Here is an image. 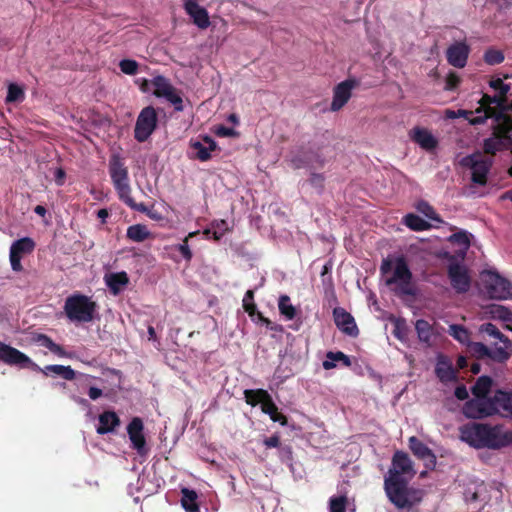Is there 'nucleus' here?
Instances as JSON below:
<instances>
[{
  "label": "nucleus",
  "mask_w": 512,
  "mask_h": 512,
  "mask_svg": "<svg viewBox=\"0 0 512 512\" xmlns=\"http://www.w3.org/2000/svg\"><path fill=\"white\" fill-rule=\"evenodd\" d=\"M243 308L249 314L254 316L257 313V306L254 303V291L247 290L243 298Z\"/></svg>",
  "instance_id": "de8ad7c7"
},
{
  "label": "nucleus",
  "mask_w": 512,
  "mask_h": 512,
  "mask_svg": "<svg viewBox=\"0 0 512 512\" xmlns=\"http://www.w3.org/2000/svg\"><path fill=\"white\" fill-rule=\"evenodd\" d=\"M138 67V62L132 59H123L119 62L121 72L126 75H136L138 73Z\"/></svg>",
  "instance_id": "8fccbe9b"
},
{
  "label": "nucleus",
  "mask_w": 512,
  "mask_h": 512,
  "mask_svg": "<svg viewBox=\"0 0 512 512\" xmlns=\"http://www.w3.org/2000/svg\"><path fill=\"white\" fill-rule=\"evenodd\" d=\"M165 99L174 106L175 111L181 112L184 110L182 96L176 88L172 90Z\"/></svg>",
  "instance_id": "3c124183"
},
{
  "label": "nucleus",
  "mask_w": 512,
  "mask_h": 512,
  "mask_svg": "<svg viewBox=\"0 0 512 512\" xmlns=\"http://www.w3.org/2000/svg\"><path fill=\"white\" fill-rule=\"evenodd\" d=\"M460 82V77L455 72H450L446 77L445 90H455Z\"/></svg>",
  "instance_id": "4d7b16f0"
},
{
  "label": "nucleus",
  "mask_w": 512,
  "mask_h": 512,
  "mask_svg": "<svg viewBox=\"0 0 512 512\" xmlns=\"http://www.w3.org/2000/svg\"><path fill=\"white\" fill-rule=\"evenodd\" d=\"M464 167L471 169V181L477 185L485 186L488 180V174L492 168V159L481 157L480 154H472L461 160Z\"/></svg>",
  "instance_id": "6e6552de"
},
{
  "label": "nucleus",
  "mask_w": 512,
  "mask_h": 512,
  "mask_svg": "<svg viewBox=\"0 0 512 512\" xmlns=\"http://www.w3.org/2000/svg\"><path fill=\"white\" fill-rule=\"evenodd\" d=\"M347 497L344 495L332 497L329 501V512H346Z\"/></svg>",
  "instance_id": "09e8293b"
},
{
  "label": "nucleus",
  "mask_w": 512,
  "mask_h": 512,
  "mask_svg": "<svg viewBox=\"0 0 512 512\" xmlns=\"http://www.w3.org/2000/svg\"><path fill=\"white\" fill-rule=\"evenodd\" d=\"M415 330L420 342L427 346L432 345V339L435 335L433 326L424 319H418L415 323Z\"/></svg>",
  "instance_id": "2f4dec72"
},
{
  "label": "nucleus",
  "mask_w": 512,
  "mask_h": 512,
  "mask_svg": "<svg viewBox=\"0 0 512 512\" xmlns=\"http://www.w3.org/2000/svg\"><path fill=\"white\" fill-rule=\"evenodd\" d=\"M158 117L154 107H144L136 120L134 138L138 142H145L157 127Z\"/></svg>",
  "instance_id": "9d476101"
},
{
  "label": "nucleus",
  "mask_w": 512,
  "mask_h": 512,
  "mask_svg": "<svg viewBox=\"0 0 512 512\" xmlns=\"http://www.w3.org/2000/svg\"><path fill=\"white\" fill-rule=\"evenodd\" d=\"M384 491L388 500L401 511L419 512L417 507L422 503L425 491L409 485L408 480L396 478L384 479Z\"/></svg>",
  "instance_id": "f03ea898"
},
{
  "label": "nucleus",
  "mask_w": 512,
  "mask_h": 512,
  "mask_svg": "<svg viewBox=\"0 0 512 512\" xmlns=\"http://www.w3.org/2000/svg\"><path fill=\"white\" fill-rule=\"evenodd\" d=\"M468 346L472 355L477 359L489 358L493 362L503 364L511 357V351L506 348H489L482 342H471Z\"/></svg>",
  "instance_id": "2eb2a0df"
},
{
  "label": "nucleus",
  "mask_w": 512,
  "mask_h": 512,
  "mask_svg": "<svg viewBox=\"0 0 512 512\" xmlns=\"http://www.w3.org/2000/svg\"><path fill=\"white\" fill-rule=\"evenodd\" d=\"M186 13L193 19V23L200 29H206L210 25L209 15L205 8L195 0H183Z\"/></svg>",
  "instance_id": "5701e85b"
},
{
  "label": "nucleus",
  "mask_w": 512,
  "mask_h": 512,
  "mask_svg": "<svg viewBox=\"0 0 512 512\" xmlns=\"http://www.w3.org/2000/svg\"><path fill=\"white\" fill-rule=\"evenodd\" d=\"M25 99L24 90L15 83H10L7 90L6 103H19Z\"/></svg>",
  "instance_id": "c03bdc74"
},
{
  "label": "nucleus",
  "mask_w": 512,
  "mask_h": 512,
  "mask_svg": "<svg viewBox=\"0 0 512 512\" xmlns=\"http://www.w3.org/2000/svg\"><path fill=\"white\" fill-rule=\"evenodd\" d=\"M244 397L247 404L255 407L261 404L265 397H268V391L264 389H246Z\"/></svg>",
  "instance_id": "a19ab883"
},
{
  "label": "nucleus",
  "mask_w": 512,
  "mask_h": 512,
  "mask_svg": "<svg viewBox=\"0 0 512 512\" xmlns=\"http://www.w3.org/2000/svg\"><path fill=\"white\" fill-rule=\"evenodd\" d=\"M152 85L154 86L153 94L157 98H165L175 87L170 83V81L162 76L158 75L151 80Z\"/></svg>",
  "instance_id": "72a5a7b5"
},
{
  "label": "nucleus",
  "mask_w": 512,
  "mask_h": 512,
  "mask_svg": "<svg viewBox=\"0 0 512 512\" xmlns=\"http://www.w3.org/2000/svg\"><path fill=\"white\" fill-rule=\"evenodd\" d=\"M415 474L413 463L409 455L403 451H396L392 458V467L384 479L396 478L399 481L407 480L405 475L412 478Z\"/></svg>",
  "instance_id": "ddd939ff"
},
{
  "label": "nucleus",
  "mask_w": 512,
  "mask_h": 512,
  "mask_svg": "<svg viewBox=\"0 0 512 512\" xmlns=\"http://www.w3.org/2000/svg\"><path fill=\"white\" fill-rule=\"evenodd\" d=\"M358 80L354 78L346 79L337 84L333 89V98L330 110L333 112L342 109L350 100L352 91L358 86Z\"/></svg>",
  "instance_id": "f3484780"
},
{
  "label": "nucleus",
  "mask_w": 512,
  "mask_h": 512,
  "mask_svg": "<svg viewBox=\"0 0 512 512\" xmlns=\"http://www.w3.org/2000/svg\"><path fill=\"white\" fill-rule=\"evenodd\" d=\"M128 282L129 279L126 272L113 273L107 279V285L114 294H117Z\"/></svg>",
  "instance_id": "ea45409f"
},
{
  "label": "nucleus",
  "mask_w": 512,
  "mask_h": 512,
  "mask_svg": "<svg viewBox=\"0 0 512 512\" xmlns=\"http://www.w3.org/2000/svg\"><path fill=\"white\" fill-rule=\"evenodd\" d=\"M418 210L421 211L427 218L434 221H441L439 215L436 213L435 209L426 201H420L418 206Z\"/></svg>",
  "instance_id": "603ef678"
},
{
  "label": "nucleus",
  "mask_w": 512,
  "mask_h": 512,
  "mask_svg": "<svg viewBox=\"0 0 512 512\" xmlns=\"http://www.w3.org/2000/svg\"><path fill=\"white\" fill-rule=\"evenodd\" d=\"M126 235L133 242H143L150 237V232L145 225L135 224L127 228Z\"/></svg>",
  "instance_id": "4c0bfd02"
},
{
  "label": "nucleus",
  "mask_w": 512,
  "mask_h": 512,
  "mask_svg": "<svg viewBox=\"0 0 512 512\" xmlns=\"http://www.w3.org/2000/svg\"><path fill=\"white\" fill-rule=\"evenodd\" d=\"M196 234H197V232L189 233L183 239L182 243L173 246V248L175 250H177L187 262H190L193 257V253L190 250L189 245H188V240H189V238L194 237Z\"/></svg>",
  "instance_id": "a18cd8bd"
},
{
  "label": "nucleus",
  "mask_w": 512,
  "mask_h": 512,
  "mask_svg": "<svg viewBox=\"0 0 512 512\" xmlns=\"http://www.w3.org/2000/svg\"><path fill=\"white\" fill-rule=\"evenodd\" d=\"M501 99L495 95L484 93L478 101L479 107L475 110L477 114L475 119L470 120L471 125L484 124L488 119H493L494 122L510 121L512 114L506 111V107L501 103Z\"/></svg>",
  "instance_id": "20e7f679"
},
{
  "label": "nucleus",
  "mask_w": 512,
  "mask_h": 512,
  "mask_svg": "<svg viewBox=\"0 0 512 512\" xmlns=\"http://www.w3.org/2000/svg\"><path fill=\"white\" fill-rule=\"evenodd\" d=\"M470 53V47L465 42H456L448 47L446 58L450 65L456 68H464Z\"/></svg>",
  "instance_id": "412c9836"
},
{
  "label": "nucleus",
  "mask_w": 512,
  "mask_h": 512,
  "mask_svg": "<svg viewBox=\"0 0 512 512\" xmlns=\"http://www.w3.org/2000/svg\"><path fill=\"white\" fill-rule=\"evenodd\" d=\"M380 273L385 278V285L399 297L412 296L417 293L413 281V273L410 270L407 259L404 255L394 258L390 256L383 258L380 265Z\"/></svg>",
  "instance_id": "f257e3e1"
},
{
  "label": "nucleus",
  "mask_w": 512,
  "mask_h": 512,
  "mask_svg": "<svg viewBox=\"0 0 512 512\" xmlns=\"http://www.w3.org/2000/svg\"><path fill=\"white\" fill-rule=\"evenodd\" d=\"M264 445L267 448H276L280 445V437L277 434H275L272 435L271 437L265 438Z\"/></svg>",
  "instance_id": "e2e57ef3"
},
{
  "label": "nucleus",
  "mask_w": 512,
  "mask_h": 512,
  "mask_svg": "<svg viewBox=\"0 0 512 512\" xmlns=\"http://www.w3.org/2000/svg\"><path fill=\"white\" fill-rule=\"evenodd\" d=\"M451 239L454 240L456 243H458L460 245H464L466 247H468L470 244L469 235L465 231H460V232L454 233L451 236Z\"/></svg>",
  "instance_id": "bf43d9fd"
},
{
  "label": "nucleus",
  "mask_w": 512,
  "mask_h": 512,
  "mask_svg": "<svg viewBox=\"0 0 512 512\" xmlns=\"http://www.w3.org/2000/svg\"><path fill=\"white\" fill-rule=\"evenodd\" d=\"M102 394H103L102 390L97 387L89 388L88 395H89L90 399H92V400H97L98 398H100L102 396Z\"/></svg>",
  "instance_id": "338daca9"
},
{
  "label": "nucleus",
  "mask_w": 512,
  "mask_h": 512,
  "mask_svg": "<svg viewBox=\"0 0 512 512\" xmlns=\"http://www.w3.org/2000/svg\"><path fill=\"white\" fill-rule=\"evenodd\" d=\"M505 57L502 51L497 49H487L484 53V61L488 65H498L504 61Z\"/></svg>",
  "instance_id": "49530a36"
},
{
  "label": "nucleus",
  "mask_w": 512,
  "mask_h": 512,
  "mask_svg": "<svg viewBox=\"0 0 512 512\" xmlns=\"http://www.w3.org/2000/svg\"><path fill=\"white\" fill-rule=\"evenodd\" d=\"M97 310L96 302L89 296L75 293L68 296L64 303V312L71 322L88 323L91 322Z\"/></svg>",
  "instance_id": "39448f33"
},
{
  "label": "nucleus",
  "mask_w": 512,
  "mask_h": 512,
  "mask_svg": "<svg viewBox=\"0 0 512 512\" xmlns=\"http://www.w3.org/2000/svg\"><path fill=\"white\" fill-rule=\"evenodd\" d=\"M494 400L498 410L496 415L512 419V391L496 390Z\"/></svg>",
  "instance_id": "bb28decb"
},
{
  "label": "nucleus",
  "mask_w": 512,
  "mask_h": 512,
  "mask_svg": "<svg viewBox=\"0 0 512 512\" xmlns=\"http://www.w3.org/2000/svg\"><path fill=\"white\" fill-rule=\"evenodd\" d=\"M496 401L493 396L475 397L466 401L463 414L470 419H484L497 414Z\"/></svg>",
  "instance_id": "0eeeda50"
},
{
  "label": "nucleus",
  "mask_w": 512,
  "mask_h": 512,
  "mask_svg": "<svg viewBox=\"0 0 512 512\" xmlns=\"http://www.w3.org/2000/svg\"><path fill=\"white\" fill-rule=\"evenodd\" d=\"M497 312H498L499 318H501L505 321L511 320V312L508 309H506L502 306H499L497 309Z\"/></svg>",
  "instance_id": "69168bd1"
},
{
  "label": "nucleus",
  "mask_w": 512,
  "mask_h": 512,
  "mask_svg": "<svg viewBox=\"0 0 512 512\" xmlns=\"http://www.w3.org/2000/svg\"><path fill=\"white\" fill-rule=\"evenodd\" d=\"M217 134L219 136H234L235 131L233 128H228V127L222 126L218 129Z\"/></svg>",
  "instance_id": "774afa93"
},
{
  "label": "nucleus",
  "mask_w": 512,
  "mask_h": 512,
  "mask_svg": "<svg viewBox=\"0 0 512 512\" xmlns=\"http://www.w3.org/2000/svg\"><path fill=\"white\" fill-rule=\"evenodd\" d=\"M278 308L281 315L285 316L288 320H292L296 316V308L290 303L288 295H281L278 301Z\"/></svg>",
  "instance_id": "37998d69"
},
{
  "label": "nucleus",
  "mask_w": 512,
  "mask_h": 512,
  "mask_svg": "<svg viewBox=\"0 0 512 512\" xmlns=\"http://www.w3.org/2000/svg\"><path fill=\"white\" fill-rule=\"evenodd\" d=\"M454 395L458 400L464 401L469 397L468 390L465 385H459L455 388Z\"/></svg>",
  "instance_id": "052dcab7"
},
{
  "label": "nucleus",
  "mask_w": 512,
  "mask_h": 512,
  "mask_svg": "<svg viewBox=\"0 0 512 512\" xmlns=\"http://www.w3.org/2000/svg\"><path fill=\"white\" fill-rule=\"evenodd\" d=\"M291 163L293 168L300 169L302 167L309 166L314 163L323 166L324 160L316 152L301 150L298 155L292 158Z\"/></svg>",
  "instance_id": "7c9ffc66"
},
{
  "label": "nucleus",
  "mask_w": 512,
  "mask_h": 512,
  "mask_svg": "<svg viewBox=\"0 0 512 512\" xmlns=\"http://www.w3.org/2000/svg\"><path fill=\"white\" fill-rule=\"evenodd\" d=\"M34 341L37 342L40 346H43L47 349H49L53 354L59 356V357H66L67 352L65 349L59 345L56 344L49 336L45 334H36L34 336Z\"/></svg>",
  "instance_id": "f704fd0d"
},
{
  "label": "nucleus",
  "mask_w": 512,
  "mask_h": 512,
  "mask_svg": "<svg viewBox=\"0 0 512 512\" xmlns=\"http://www.w3.org/2000/svg\"><path fill=\"white\" fill-rule=\"evenodd\" d=\"M486 423L470 422L459 428V438L475 449H483Z\"/></svg>",
  "instance_id": "4468645a"
},
{
  "label": "nucleus",
  "mask_w": 512,
  "mask_h": 512,
  "mask_svg": "<svg viewBox=\"0 0 512 512\" xmlns=\"http://www.w3.org/2000/svg\"><path fill=\"white\" fill-rule=\"evenodd\" d=\"M181 495V505L186 512H200L196 491L184 487L181 489Z\"/></svg>",
  "instance_id": "473e14b6"
},
{
  "label": "nucleus",
  "mask_w": 512,
  "mask_h": 512,
  "mask_svg": "<svg viewBox=\"0 0 512 512\" xmlns=\"http://www.w3.org/2000/svg\"><path fill=\"white\" fill-rule=\"evenodd\" d=\"M190 146L195 153V158L202 162L208 161L211 158V152L217 148L216 142L210 136L203 137V143L195 141L191 142Z\"/></svg>",
  "instance_id": "cd10ccee"
},
{
  "label": "nucleus",
  "mask_w": 512,
  "mask_h": 512,
  "mask_svg": "<svg viewBox=\"0 0 512 512\" xmlns=\"http://www.w3.org/2000/svg\"><path fill=\"white\" fill-rule=\"evenodd\" d=\"M409 448L417 458L425 462V467L427 469L435 468L436 456L434 455L432 450L427 445H425L421 440H419L415 436L410 437Z\"/></svg>",
  "instance_id": "4be33fe9"
},
{
  "label": "nucleus",
  "mask_w": 512,
  "mask_h": 512,
  "mask_svg": "<svg viewBox=\"0 0 512 512\" xmlns=\"http://www.w3.org/2000/svg\"><path fill=\"white\" fill-rule=\"evenodd\" d=\"M143 430L144 424L142 419L139 417H134L127 426V433L131 441V446L140 456L147 455L149 451Z\"/></svg>",
  "instance_id": "a211bd4d"
},
{
  "label": "nucleus",
  "mask_w": 512,
  "mask_h": 512,
  "mask_svg": "<svg viewBox=\"0 0 512 512\" xmlns=\"http://www.w3.org/2000/svg\"><path fill=\"white\" fill-rule=\"evenodd\" d=\"M403 223L413 231H425L431 228V225L426 220L413 213L405 215Z\"/></svg>",
  "instance_id": "e433bc0d"
},
{
  "label": "nucleus",
  "mask_w": 512,
  "mask_h": 512,
  "mask_svg": "<svg viewBox=\"0 0 512 512\" xmlns=\"http://www.w3.org/2000/svg\"><path fill=\"white\" fill-rule=\"evenodd\" d=\"M483 284L492 299L505 300L512 298V283L497 272L488 271L483 276Z\"/></svg>",
  "instance_id": "1a4fd4ad"
},
{
  "label": "nucleus",
  "mask_w": 512,
  "mask_h": 512,
  "mask_svg": "<svg viewBox=\"0 0 512 512\" xmlns=\"http://www.w3.org/2000/svg\"><path fill=\"white\" fill-rule=\"evenodd\" d=\"M270 419L273 422L280 423L282 426H286L288 424L287 417L284 414H282L281 412H279L278 408L276 409V411L273 414L270 415Z\"/></svg>",
  "instance_id": "680f3d73"
},
{
  "label": "nucleus",
  "mask_w": 512,
  "mask_h": 512,
  "mask_svg": "<svg viewBox=\"0 0 512 512\" xmlns=\"http://www.w3.org/2000/svg\"><path fill=\"white\" fill-rule=\"evenodd\" d=\"M333 318L335 325L343 333L356 337L359 334L358 327L353 316L342 307L333 309Z\"/></svg>",
  "instance_id": "aec40b11"
},
{
  "label": "nucleus",
  "mask_w": 512,
  "mask_h": 512,
  "mask_svg": "<svg viewBox=\"0 0 512 512\" xmlns=\"http://www.w3.org/2000/svg\"><path fill=\"white\" fill-rule=\"evenodd\" d=\"M336 361L342 362V364L345 367H350L351 364H352L349 356H347L343 352H341V351H337V352L329 351L326 354V360L323 361V364H322L323 368L325 370H330V369L335 368V366H336L335 362Z\"/></svg>",
  "instance_id": "c9c22d12"
},
{
  "label": "nucleus",
  "mask_w": 512,
  "mask_h": 512,
  "mask_svg": "<svg viewBox=\"0 0 512 512\" xmlns=\"http://www.w3.org/2000/svg\"><path fill=\"white\" fill-rule=\"evenodd\" d=\"M480 332L502 343V346H497L496 342L493 343L494 348H506L508 351H511L512 354V342L497 328L496 325L492 323H484L480 326Z\"/></svg>",
  "instance_id": "c85d7f7f"
},
{
  "label": "nucleus",
  "mask_w": 512,
  "mask_h": 512,
  "mask_svg": "<svg viewBox=\"0 0 512 512\" xmlns=\"http://www.w3.org/2000/svg\"><path fill=\"white\" fill-rule=\"evenodd\" d=\"M65 380L71 381L76 377V372L71 366L58 365L56 366V373Z\"/></svg>",
  "instance_id": "864d4df0"
},
{
  "label": "nucleus",
  "mask_w": 512,
  "mask_h": 512,
  "mask_svg": "<svg viewBox=\"0 0 512 512\" xmlns=\"http://www.w3.org/2000/svg\"><path fill=\"white\" fill-rule=\"evenodd\" d=\"M457 369L453 367L448 357L440 355L437 358L435 374L442 383L455 382L458 379Z\"/></svg>",
  "instance_id": "b1692460"
},
{
  "label": "nucleus",
  "mask_w": 512,
  "mask_h": 512,
  "mask_svg": "<svg viewBox=\"0 0 512 512\" xmlns=\"http://www.w3.org/2000/svg\"><path fill=\"white\" fill-rule=\"evenodd\" d=\"M492 378L486 375L480 376L471 391L475 397L488 396V393L492 386Z\"/></svg>",
  "instance_id": "58836bf2"
},
{
  "label": "nucleus",
  "mask_w": 512,
  "mask_h": 512,
  "mask_svg": "<svg viewBox=\"0 0 512 512\" xmlns=\"http://www.w3.org/2000/svg\"><path fill=\"white\" fill-rule=\"evenodd\" d=\"M35 249V242L30 237H23L14 241L10 247V264L11 268L15 272H20L23 270V266L21 264V259L30 253H32Z\"/></svg>",
  "instance_id": "dca6fc26"
},
{
  "label": "nucleus",
  "mask_w": 512,
  "mask_h": 512,
  "mask_svg": "<svg viewBox=\"0 0 512 512\" xmlns=\"http://www.w3.org/2000/svg\"><path fill=\"white\" fill-rule=\"evenodd\" d=\"M277 408L278 407L274 403L271 395L268 393V397H265L261 403L262 412L270 416L276 411Z\"/></svg>",
  "instance_id": "6e6d98bb"
},
{
  "label": "nucleus",
  "mask_w": 512,
  "mask_h": 512,
  "mask_svg": "<svg viewBox=\"0 0 512 512\" xmlns=\"http://www.w3.org/2000/svg\"><path fill=\"white\" fill-rule=\"evenodd\" d=\"M488 84L495 91L494 95L502 100L501 103L506 107V111L512 114V74H504L502 77L492 76Z\"/></svg>",
  "instance_id": "f8f14e48"
},
{
  "label": "nucleus",
  "mask_w": 512,
  "mask_h": 512,
  "mask_svg": "<svg viewBox=\"0 0 512 512\" xmlns=\"http://www.w3.org/2000/svg\"><path fill=\"white\" fill-rule=\"evenodd\" d=\"M324 182H325V177L323 174H320V173H312L309 178V183L311 184V186L318 189L319 191L323 190Z\"/></svg>",
  "instance_id": "13d9d810"
},
{
  "label": "nucleus",
  "mask_w": 512,
  "mask_h": 512,
  "mask_svg": "<svg viewBox=\"0 0 512 512\" xmlns=\"http://www.w3.org/2000/svg\"><path fill=\"white\" fill-rule=\"evenodd\" d=\"M393 335L400 341H404L407 335V326L404 320L397 319L393 329Z\"/></svg>",
  "instance_id": "5fc2aeb1"
},
{
  "label": "nucleus",
  "mask_w": 512,
  "mask_h": 512,
  "mask_svg": "<svg viewBox=\"0 0 512 512\" xmlns=\"http://www.w3.org/2000/svg\"><path fill=\"white\" fill-rule=\"evenodd\" d=\"M0 361L8 365H19L30 362V358L20 350L0 341Z\"/></svg>",
  "instance_id": "a878e982"
},
{
  "label": "nucleus",
  "mask_w": 512,
  "mask_h": 512,
  "mask_svg": "<svg viewBox=\"0 0 512 512\" xmlns=\"http://www.w3.org/2000/svg\"><path fill=\"white\" fill-rule=\"evenodd\" d=\"M512 148V120L494 122L492 136L484 139L483 151L495 156L497 152Z\"/></svg>",
  "instance_id": "423d86ee"
},
{
  "label": "nucleus",
  "mask_w": 512,
  "mask_h": 512,
  "mask_svg": "<svg viewBox=\"0 0 512 512\" xmlns=\"http://www.w3.org/2000/svg\"><path fill=\"white\" fill-rule=\"evenodd\" d=\"M409 135L413 142L426 151H432L438 145L437 139L426 128L415 127L410 131Z\"/></svg>",
  "instance_id": "393cba45"
},
{
  "label": "nucleus",
  "mask_w": 512,
  "mask_h": 512,
  "mask_svg": "<svg viewBox=\"0 0 512 512\" xmlns=\"http://www.w3.org/2000/svg\"><path fill=\"white\" fill-rule=\"evenodd\" d=\"M54 176H55L56 184L58 186H62L64 184L65 177H66L65 171L62 168H57Z\"/></svg>",
  "instance_id": "0e129e2a"
},
{
  "label": "nucleus",
  "mask_w": 512,
  "mask_h": 512,
  "mask_svg": "<svg viewBox=\"0 0 512 512\" xmlns=\"http://www.w3.org/2000/svg\"><path fill=\"white\" fill-rule=\"evenodd\" d=\"M120 425V418L114 411H105L99 415V426L97 433L104 435L114 431Z\"/></svg>",
  "instance_id": "c756f323"
},
{
  "label": "nucleus",
  "mask_w": 512,
  "mask_h": 512,
  "mask_svg": "<svg viewBox=\"0 0 512 512\" xmlns=\"http://www.w3.org/2000/svg\"><path fill=\"white\" fill-rule=\"evenodd\" d=\"M448 277L451 286L457 293H465L469 290L471 279L464 266L458 263L450 264L448 267Z\"/></svg>",
  "instance_id": "6ab92c4d"
},
{
  "label": "nucleus",
  "mask_w": 512,
  "mask_h": 512,
  "mask_svg": "<svg viewBox=\"0 0 512 512\" xmlns=\"http://www.w3.org/2000/svg\"><path fill=\"white\" fill-rule=\"evenodd\" d=\"M108 169L119 199L133 210L146 212V205L144 203H136L131 197L129 172L124 159L118 154H113L109 159Z\"/></svg>",
  "instance_id": "7ed1b4c3"
},
{
  "label": "nucleus",
  "mask_w": 512,
  "mask_h": 512,
  "mask_svg": "<svg viewBox=\"0 0 512 512\" xmlns=\"http://www.w3.org/2000/svg\"><path fill=\"white\" fill-rule=\"evenodd\" d=\"M512 444V432L503 430L502 425H486L483 449L499 450Z\"/></svg>",
  "instance_id": "9b49d317"
},
{
  "label": "nucleus",
  "mask_w": 512,
  "mask_h": 512,
  "mask_svg": "<svg viewBox=\"0 0 512 512\" xmlns=\"http://www.w3.org/2000/svg\"><path fill=\"white\" fill-rule=\"evenodd\" d=\"M448 333L458 342L469 345L470 332L464 326L459 324H452L449 326Z\"/></svg>",
  "instance_id": "79ce46f5"
}]
</instances>
